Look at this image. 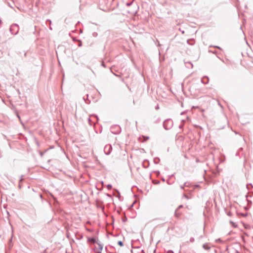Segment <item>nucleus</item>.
<instances>
[{"instance_id":"obj_4","label":"nucleus","mask_w":253,"mask_h":253,"mask_svg":"<svg viewBox=\"0 0 253 253\" xmlns=\"http://www.w3.org/2000/svg\"><path fill=\"white\" fill-rule=\"evenodd\" d=\"M99 249L101 250L102 249V247L101 245H98Z\"/></svg>"},{"instance_id":"obj_7","label":"nucleus","mask_w":253,"mask_h":253,"mask_svg":"<svg viewBox=\"0 0 253 253\" xmlns=\"http://www.w3.org/2000/svg\"><path fill=\"white\" fill-rule=\"evenodd\" d=\"M175 215H176V216H178V215H179V214H177V213H175Z\"/></svg>"},{"instance_id":"obj_6","label":"nucleus","mask_w":253,"mask_h":253,"mask_svg":"<svg viewBox=\"0 0 253 253\" xmlns=\"http://www.w3.org/2000/svg\"><path fill=\"white\" fill-rule=\"evenodd\" d=\"M175 215H176V216H178V215H179V214H177V213H175Z\"/></svg>"},{"instance_id":"obj_1","label":"nucleus","mask_w":253,"mask_h":253,"mask_svg":"<svg viewBox=\"0 0 253 253\" xmlns=\"http://www.w3.org/2000/svg\"><path fill=\"white\" fill-rule=\"evenodd\" d=\"M203 247L206 250H209L210 248V247L207 244L203 245Z\"/></svg>"},{"instance_id":"obj_9","label":"nucleus","mask_w":253,"mask_h":253,"mask_svg":"<svg viewBox=\"0 0 253 253\" xmlns=\"http://www.w3.org/2000/svg\"><path fill=\"white\" fill-rule=\"evenodd\" d=\"M98 253H101V252H99Z\"/></svg>"},{"instance_id":"obj_3","label":"nucleus","mask_w":253,"mask_h":253,"mask_svg":"<svg viewBox=\"0 0 253 253\" xmlns=\"http://www.w3.org/2000/svg\"><path fill=\"white\" fill-rule=\"evenodd\" d=\"M90 241L91 242L93 243H95V239H94V238L90 239Z\"/></svg>"},{"instance_id":"obj_5","label":"nucleus","mask_w":253,"mask_h":253,"mask_svg":"<svg viewBox=\"0 0 253 253\" xmlns=\"http://www.w3.org/2000/svg\"><path fill=\"white\" fill-rule=\"evenodd\" d=\"M111 187H112V186H111V185H109L108 186V188H111Z\"/></svg>"},{"instance_id":"obj_2","label":"nucleus","mask_w":253,"mask_h":253,"mask_svg":"<svg viewBox=\"0 0 253 253\" xmlns=\"http://www.w3.org/2000/svg\"><path fill=\"white\" fill-rule=\"evenodd\" d=\"M118 244L120 247H122V246H123V242H122V241H119V242H118Z\"/></svg>"},{"instance_id":"obj_8","label":"nucleus","mask_w":253,"mask_h":253,"mask_svg":"<svg viewBox=\"0 0 253 253\" xmlns=\"http://www.w3.org/2000/svg\"><path fill=\"white\" fill-rule=\"evenodd\" d=\"M206 79H207L206 78L203 79V82H204V80H206Z\"/></svg>"}]
</instances>
